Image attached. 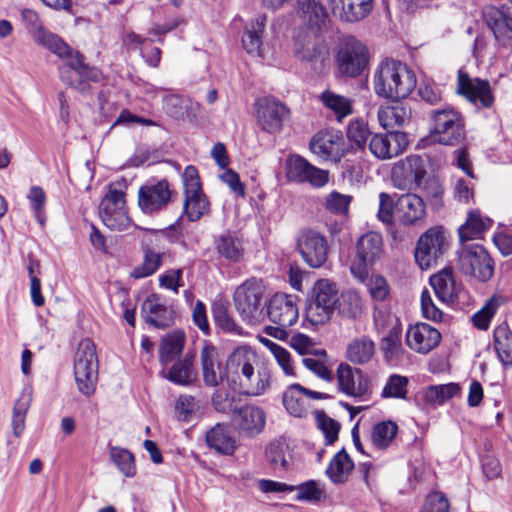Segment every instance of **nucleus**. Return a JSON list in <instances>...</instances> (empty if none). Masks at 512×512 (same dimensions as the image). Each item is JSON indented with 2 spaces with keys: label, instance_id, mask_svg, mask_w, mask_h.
Listing matches in <instances>:
<instances>
[{
  "label": "nucleus",
  "instance_id": "nucleus-1",
  "mask_svg": "<svg viewBox=\"0 0 512 512\" xmlns=\"http://www.w3.org/2000/svg\"><path fill=\"white\" fill-rule=\"evenodd\" d=\"M416 75L406 64L396 60L380 63L373 77L375 94L381 98L398 101L415 89Z\"/></svg>",
  "mask_w": 512,
  "mask_h": 512
},
{
  "label": "nucleus",
  "instance_id": "nucleus-2",
  "mask_svg": "<svg viewBox=\"0 0 512 512\" xmlns=\"http://www.w3.org/2000/svg\"><path fill=\"white\" fill-rule=\"evenodd\" d=\"M47 49L65 61L59 68L60 77L72 88L84 93L88 90V82H99L102 79L100 70L87 65L84 56L61 38L60 42L55 41V47L51 45Z\"/></svg>",
  "mask_w": 512,
  "mask_h": 512
},
{
  "label": "nucleus",
  "instance_id": "nucleus-3",
  "mask_svg": "<svg viewBox=\"0 0 512 512\" xmlns=\"http://www.w3.org/2000/svg\"><path fill=\"white\" fill-rule=\"evenodd\" d=\"M431 138L441 145L455 146L466 139L465 120L462 114L453 107L446 106L432 111Z\"/></svg>",
  "mask_w": 512,
  "mask_h": 512
},
{
  "label": "nucleus",
  "instance_id": "nucleus-4",
  "mask_svg": "<svg viewBox=\"0 0 512 512\" xmlns=\"http://www.w3.org/2000/svg\"><path fill=\"white\" fill-rule=\"evenodd\" d=\"M74 379L78 391L89 397L94 394L98 381V357L91 339H82L74 356Z\"/></svg>",
  "mask_w": 512,
  "mask_h": 512
},
{
  "label": "nucleus",
  "instance_id": "nucleus-5",
  "mask_svg": "<svg viewBox=\"0 0 512 512\" xmlns=\"http://www.w3.org/2000/svg\"><path fill=\"white\" fill-rule=\"evenodd\" d=\"M339 301L336 285L327 279L315 282L311 293L307 297L305 314L307 320L313 325L327 323Z\"/></svg>",
  "mask_w": 512,
  "mask_h": 512
},
{
  "label": "nucleus",
  "instance_id": "nucleus-6",
  "mask_svg": "<svg viewBox=\"0 0 512 512\" xmlns=\"http://www.w3.org/2000/svg\"><path fill=\"white\" fill-rule=\"evenodd\" d=\"M265 286L261 279L251 277L239 285L233 296L234 305L243 321L255 325L263 318L262 299Z\"/></svg>",
  "mask_w": 512,
  "mask_h": 512
},
{
  "label": "nucleus",
  "instance_id": "nucleus-7",
  "mask_svg": "<svg viewBox=\"0 0 512 512\" xmlns=\"http://www.w3.org/2000/svg\"><path fill=\"white\" fill-rule=\"evenodd\" d=\"M267 314L275 325L266 326L264 332L278 340H286L287 328L295 324L299 316L294 298L286 294H275L269 301Z\"/></svg>",
  "mask_w": 512,
  "mask_h": 512
},
{
  "label": "nucleus",
  "instance_id": "nucleus-8",
  "mask_svg": "<svg viewBox=\"0 0 512 512\" xmlns=\"http://www.w3.org/2000/svg\"><path fill=\"white\" fill-rule=\"evenodd\" d=\"M184 201L182 216L190 222H196L210 212V202L204 194L198 170L188 165L182 174Z\"/></svg>",
  "mask_w": 512,
  "mask_h": 512
},
{
  "label": "nucleus",
  "instance_id": "nucleus-9",
  "mask_svg": "<svg viewBox=\"0 0 512 512\" xmlns=\"http://www.w3.org/2000/svg\"><path fill=\"white\" fill-rule=\"evenodd\" d=\"M457 254V265L463 274L482 282L493 276L494 261L482 245L463 244Z\"/></svg>",
  "mask_w": 512,
  "mask_h": 512
},
{
  "label": "nucleus",
  "instance_id": "nucleus-10",
  "mask_svg": "<svg viewBox=\"0 0 512 512\" xmlns=\"http://www.w3.org/2000/svg\"><path fill=\"white\" fill-rule=\"evenodd\" d=\"M337 71L341 76L356 78L369 64L367 47L354 37L346 38L336 54Z\"/></svg>",
  "mask_w": 512,
  "mask_h": 512
},
{
  "label": "nucleus",
  "instance_id": "nucleus-11",
  "mask_svg": "<svg viewBox=\"0 0 512 512\" xmlns=\"http://www.w3.org/2000/svg\"><path fill=\"white\" fill-rule=\"evenodd\" d=\"M99 215L103 224L111 230H123L130 224L125 192L119 183H111L108 192L99 205Z\"/></svg>",
  "mask_w": 512,
  "mask_h": 512
},
{
  "label": "nucleus",
  "instance_id": "nucleus-12",
  "mask_svg": "<svg viewBox=\"0 0 512 512\" xmlns=\"http://www.w3.org/2000/svg\"><path fill=\"white\" fill-rule=\"evenodd\" d=\"M356 260L351 264L352 275L361 283L368 278V270L383 255V240L380 234L368 232L356 242Z\"/></svg>",
  "mask_w": 512,
  "mask_h": 512
},
{
  "label": "nucleus",
  "instance_id": "nucleus-13",
  "mask_svg": "<svg viewBox=\"0 0 512 512\" xmlns=\"http://www.w3.org/2000/svg\"><path fill=\"white\" fill-rule=\"evenodd\" d=\"M449 242L440 227L430 228L418 239L414 257L422 270L436 265L438 260L446 253Z\"/></svg>",
  "mask_w": 512,
  "mask_h": 512
},
{
  "label": "nucleus",
  "instance_id": "nucleus-14",
  "mask_svg": "<svg viewBox=\"0 0 512 512\" xmlns=\"http://www.w3.org/2000/svg\"><path fill=\"white\" fill-rule=\"evenodd\" d=\"M426 173L425 160L419 155H410L394 164L391 180L398 189L413 190L421 186Z\"/></svg>",
  "mask_w": 512,
  "mask_h": 512
},
{
  "label": "nucleus",
  "instance_id": "nucleus-15",
  "mask_svg": "<svg viewBox=\"0 0 512 512\" xmlns=\"http://www.w3.org/2000/svg\"><path fill=\"white\" fill-rule=\"evenodd\" d=\"M173 190L166 179L148 182L138 191V206L145 214H154L165 210L171 202Z\"/></svg>",
  "mask_w": 512,
  "mask_h": 512
},
{
  "label": "nucleus",
  "instance_id": "nucleus-16",
  "mask_svg": "<svg viewBox=\"0 0 512 512\" xmlns=\"http://www.w3.org/2000/svg\"><path fill=\"white\" fill-rule=\"evenodd\" d=\"M256 117L261 128L268 133H278L289 119L290 110L281 101L263 97L255 102Z\"/></svg>",
  "mask_w": 512,
  "mask_h": 512
},
{
  "label": "nucleus",
  "instance_id": "nucleus-17",
  "mask_svg": "<svg viewBox=\"0 0 512 512\" xmlns=\"http://www.w3.org/2000/svg\"><path fill=\"white\" fill-rule=\"evenodd\" d=\"M288 180L296 183H308L312 187L321 188L329 181V172L320 169L300 155H292L286 160Z\"/></svg>",
  "mask_w": 512,
  "mask_h": 512
},
{
  "label": "nucleus",
  "instance_id": "nucleus-18",
  "mask_svg": "<svg viewBox=\"0 0 512 512\" xmlns=\"http://www.w3.org/2000/svg\"><path fill=\"white\" fill-rule=\"evenodd\" d=\"M483 18L493 33L496 45L499 48L510 47L512 45V7L487 6L483 9Z\"/></svg>",
  "mask_w": 512,
  "mask_h": 512
},
{
  "label": "nucleus",
  "instance_id": "nucleus-19",
  "mask_svg": "<svg viewBox=\"0 0 512 512\" xmlns=\"http://www.w3.org/2000/svg\"><path fill=\"white\" fill-rule=\"evenodd\" d=\"M258 364L256 353L248 346H239L228 356L225 364V378L234 389Z\"/></svg>",
  "mask_w": 512,
  "mask_h": 512
},
{
  "label": "nucleus",
  "instance_id": "nucleus-20",
  "mask_svg": "<svg viewBox=\"0 0 512 512\" xmlns=\"http://www.w3.org/2000/svg\"><path fill=\"white\" fill-rule=\"evenodd\" d=\"M312 153L325 161L339 162L345 154V142L341 132L324 130L317 132L310 140Z\"/></svg>",
  "mask_w": 512,
  "mask_h": 512
},
{
  "label": "nucleus",
  "instance_id": "nucleus-21",
  "mask_svg": "<svg viewBox=\"0 0 512 512\" xmlns=\"http://www.w3.org/2000/svg\"><path fill=\"white\" fill-rule=\"evenodd\" d=\"M297 247L303 260L311 268H319L327 260V240L319 232L313 230L303 231L298 236Z\"/></svg>",
  "mask_w": 512,
  "mask_h": 512
},
{
  "label": "nucleus",
  "instance_id": "nucleus-22",
  "mask_svg": "<svg viewBox=\"0 0 512 512\" xmlns=\"http://www.w3.org/2000/svg\"><path fill=\"white\" fill-rule=\"evenodd\" d=\"M457 92L464 96L475 106L490 108L494 103V96L489 81L471 78L467 73L459 70Z\"/></svg>",
  "mask_w": 512,
  "mask_h": 512
},
{
  "label": "nucleus",
  "instance_id": "nucleus-23",
  "mask_svg": "<svg viewBox=\"0 0 512 512\" xmlns=\"http://www.w3.org/2000/svg\"><path fill=\"white\" fill-rule=\"evenodd\" d=\"M441 339L442 336L438 329L423 322L410 325L405 335L407 346L422 355H426L438 347Z\"/></svg>",
  "mask_w": 512,
  "mask_h": 512
},
{
  "label": "nucleus",
  "instance_id": "nucleus-24",
  "mask_svg": "<svg viewBox=\"0 0 512 512\" xmlns=\"http://www.w3.org/2000/svg\"><path fill=\"white\" fill-rule=\"evenodd\" d=\"M408 145L407 135L400 131L375 134L369 142L370 152L378 159L385 160L401 154Z\"/></svg>",
  "mask_w": 512,
  "mask_h": 512
},
{
  "label": "nucleus",
  "instance_id": "nucleus-25",
  "mask_svg": "<svg viewBox=\"0 0 512 512\" xmlns=\"http://www.w3.org/2000/svg\"><path fill=\"white\" fill-rule=\"evenodd\" d=\"M338 389L347 396L361 398L369 392L368 380L363 371L347 363H340L336 371Z\"/></svg>",
  "mask_w": 512,
  "mask_h": 512
},
{
  "label": "nucleus",
  "instance_id": "nucleus-26",
  "mask_svg": "<svg viewBox=\"0 0 512 512\" xmlns=\"http://www.w3.org/2000/svg\"><path fill=\"white\" fill-rule=\"evenodd\" d=\"M200 364L203 382L208 387L219 386L225 378V369L218 350L210 343H205L200 352Z\"/></svg>",
  "mask_w": 512,
  "mask_h": 512
},
{
  "label": "nucleus",
  "instance_id": "nucleus-27",
  "mask_svg": "<svg viewBox=\"0 0 512 512\" xmlns=\"http://www.w3.org/2000/svg\"><path fill=\"white\" fill-rule=\"evenodd\" d=\"M426 215V205L423 199L413 193L399 196L396 200V217L404 226L416 225Z\"/></svg>",
  "mask_w": 512,
  "mask_h": 512
},
{
  "label": "nucleus",
  "instance_id": "nucleus-28",
  "mask_svg": "<svg viewBox=\"0 0 512 512\" xmlns=\"http://www.w3.org/2000/svg\"><path fill=\"white\" fill-rule=\"evenodd\" d=\"M265 462L275 473L291 470L293 465V450L283 437L272 440L265 448Z\"/></svg>",
  "mask_w": 512,
  "mask_h": 512
},
{
  "label": "nucleus",
  "instance_id": "nucleus-29",
  "mask_svg": "<svg viewBox=\"0 0 512 512\" xmlns=\"http://www.w3.org/2000/svg\"><path fill=\"white\" fill-rule=\"evenodd\" d=\"M233 420L239 431L253 437L263 431L266 424V413L261 407L251 404L244 405L234 413Z\"/></svg>",
  "mask_w": 512,
  "mask_h": 512
},
{
  "label": "nucleus",
  "instance_id": "nucleus-30",
  "mask_svg": "<svg viewBox=\"0 0 512 512\" xmlns=\"http://www.w3.org/2000/svg\"><path fill=\"white\" fill-rule=\"evenodd\" d=\"M429 283L440 302L451 304L458 298L461 286L455 279L452 267H444L431 275Z\"/></svg>",
  "mask_w": 512,
  "mask_h": 512
},
{
  "label": "nucleus",
  "instance_id": "nucleus-31",
  "mask_svg": "<svg viewBox=\"0 0 512 512\" xmlns=\"http://www.w3.org/2000/svg\"><path fill=\"white\" fill-rule=\"evenodd\" d=\"M373 0H329L334 16L345 22H357L372 10Z\"/></svg>",
  "mask_w": 512,
  "mask_h": 512
},
{
  "label": "nucleus",
  "instance_id": "nucleus-32",
  "mask_svg": "<svg viewBox=\"0 0 512 512\" xmlns=\"http://www.w3.org/2000/svg\"><path fill=\"white\" fill-rule=\"evenodd\" d=\"M145 321L157 328H166L173 323L174 311L160 301L157 294L147 297L141 307Z\"/></svg>",
  "mask_w": 512,
  "mask_h": 512
},
{
  "label": "nucleus",
  "instance_id": "nucleus-33",
  "mask_svg": "<svg viewBox=\"0 0 512 512\" xmlns=\"http://www.w3.org/2000/svg\"><path fill=\"white\" fill-rule=\"evenodd\" d=\"M380 351L383 359L389 366H399L407 356V352L402 345L401 328L392 327L386 336L380 340Z\"/></svg>",
  "mask_w": 512,
  "mask_h": 512
},
{
  "label": "nucleus",
  "instance_id": "nucleus-34",
  "mask_svg": "<svg viewBox=\"0 0 512 512\" xmlns=\"http://www.w3.org/2000/svg\"><path fill=\"white\" fill-rule=\"evenodd\" d=\"M165 379L179 386H190L197 380V370L194 367L193 355L186 354L183 359L176 361L167 368L163 367Z\"/></svg>",
  "mask_w": 512,
  "mask_h": 512
},
{
  "label": "nucleus",
  "instance_id": "nucleus-35",
  "mask_svg": "<svg viewBox=\"0 0 512 512\" xmlns=\"http://www.w3.org/2000/svg\"><path fill=\"white\" fill-rule=\"evenodd\" d=\"M21 18L29 31L32 34L34 41L44 48L55 47V41L60 42V37L45 29L38 13L32 9H23Z\"/></svg>",
  "mask_w": 512,
  "mask_h": 512
},
{
  "label": "nucleus",
  "instance_id": "nucleus-36",
  "mask_svg": "<svg viewBox=\"0 0 512 512\" xmlns=\"http://www.w3.org/2000/svg\"><path fill=\"white\" fill-rule=\"evenodd\" d=\"M295 55L303 61L323 63L327 55V47L316 37L299 35L295 40Z\"/></svg>",
  "mask_w": 512,
  "mask_h": 512
},
{
  "label": "nucleus",
  "instance_id": "nucleus-37",
  "mask_svg": "<svg viewBox=\"0 0 512 512\" xmlns=\"http://www.w3.org/2000/svg\"><path fill=\"white\" fill-rule=\"evenodd\" d=\"M270 380V371L265 367L256 365L252 372L242 379L234 390H238L247 396H260L269 388Z\"/></svg>",
  "mask_w": 512,
  "mask_h": 512
},
{
  "label": "nucleus",
  "instance_id": "nucleus-38",
  "mask_svg": "<svg viewBox=\"0 0 512 512\" xmlns=\"http://www.w3.org/2000/svg\"><path fill=\"white\" fill-rule=\"evenodd\" d=\"M375 355V343L366 335L351 340L345 351L348 361L356 365L369 363Z\"/></svg>",
  "mask_w": 512,
  "mask_h": 512
},
{
  "label": "nucleus",
  "instance_id": "nucleus-39",
  "mask_svg": "<svg viewBox=\"0 0 512 512\" xmlns=\"http://www.w3.org/2000/svg\"><path fill=\"white\" fill-rule=\"evenodd\" d=\"M185 334L177 330L162 337L159 347V361L163 367L175 361L182 353Z\"/></svg>",
  "mask_w": 512,
  "mask_h": 512
},
{
  "label": "nucleus",
  "instance_id": "nucleus-40",
  "mask_svg": "<svg viewBox=\"0 0 512 512\" xmlns=\"http://www.w3.org/2000/svg\"><path fill=\"white\" fill-rule=\"evenodd\" d=\"M411 117V109L404 105L381 106L378 110L379 124L387 131L404 126Z\"/></svg>",
  "mask_w": 512,
  "mask_h": 512
},
{
  "label": "nucleus",
  "instance_id": "nucleus-41",
  "mask_svg": "<svg viewBox=\"0 0 512 512\" xmlns=\"http://www.w3.org/2000/svg\"><path fill=\"white\" fill-rule=\"evenodd\" d=\"M303 391V386L294 383L283 393V405L288 413L295 417H305L308 413L309 403Z\"/></svg>",
  "mask_w": 512,
  "mask_h": 512
},
{
  "label": "nucleus",
  "instance_id": "nucleus-42",
  "mask_svg": "<svg viewBox=\"0 0 512 512\" xmlns=\"http://www.w3.org/2000/svg\"><path fill=\"white\" fill-rule=\"evenodd\" d=\"M215 248L218 255L233 263L240 262L244 256V248L241 240L227 232L215 239Z\"/></svg>",
  "mask_w": 512,
  "mask_h": 512
},
{
  "label": "nucleus",
  "instance_id": "nucleus-43",
  "mask_svg": "<svg viewBox=\"0 0 512 512\" xmlns=\"http://www.w3.org/2000/svg\"><path fill=\"white\" fill-rule=\"evenodd\" d=\"M354 468V463L345 449H342L331 459L326 475L335 484H341L347 481L349 474Z\"/></svg>",
  "mask_w": 512,
  "mask_h": 512
},
{
  "label": "nucleus",
  "instance_id": "nucleus-44",
  "mask_svg": "<svg viewBox=\"0 0 512 512\" xmlns=\"http://www.w3.org/2000/svg\"><path fill=\"white\" fill-rule=\"evenodd\" d=\"M492 224V220L483 217L478 210L471 211L465 223L458 229L461 241L479 238Z\"/></svg>",
  "mask_w": 512,
  "mask_h": 512
},
{
  "label": "nucleus",
  "instance_id": "nucleus-45",
  "mask_svg": "<svg viewBox=\"0 0 512 512\" xmlns=\"http://www.w3.org/2000/svg\"><path fill=\"white\" fill-rule=\"evenodd\" d=\"M265 24L266 16L260 15L246 28L242 37V44L247 53L261 55L262 34Z\"/></svg>",
  "mask_w": 512,
  "mask_h": 512
},
{
  "label": "nucleus",
  "instance_id": "nucleus-46",
  "mask_svg": "<svg viewBox=\"0 0 512 512\" xmlns=\"http://www.w3.org/2000/svg\"><path fill=\"white\" fill-rule=\"evenodd\" d=\"M493 340L501 363L504 366H512V332L507 324L503 323L495 328Z\"/></svg>",
  "mask_w": 512,
  "mask_h": 512
},
{
  "label": "nucleus",
  "instance_id": "nucleus-47",
  "mask_svg": "<svg viewBox=\"0 0 512 512\" xmlns=\"http://www.w3.org/2000/svg\"><path fill=\"white\" fill-rule=\"evenodd\" d=\"M206 442L210 448L224 455H231L236 447L234 438L221 424H217L207 432Z\"/></svg>",
  "mask_w": 512,
  "mask_h": 512
},
{
  "label": "nucleus",
  "instance_id": "nucleus-48",
  "mask_svg": "<svg viewBox=\"0 0 512 512\" xmlns=\"http://www.w3.org/2000/svg\"><path fill=\"white\" fill-rule=\"evenodd\" d=\"M299 10L310 26L321 29L328 20L324 6L318 0H297Z\"/></svg>",
  "mask_w": 512,
  "mask_h": 512
},
{
  "label": "nucleus",
  "instance_id": "nucleus-49",
  "mask_svg": "<svg viewBox=\"0 0 512 512\" xmlns=\"http://www.w3.org/2000/svg\"><path fill=\"white\" fill-rule=\"evenodd\" d=\"M461 387L457 383L429 386L423 393L427 404H443L451 398L459 395Z\"/></svg>",
  "mask_w": 512,
  "mask_h": 512
},
{
  "label": "nucleus",
  "instance_id": "nucleus-50",
  "mask_svg": "<svg viewBox=\"0 0 512 512\" xmlns=\"http://www.w3.org/2000/svg\"><path fill=\"white\" fill-rule=\"evenodd\" d=\"M162 264V254L153 251L151 248L144 249L143 261L140 265L133 268L130 277L142 279L153 275Z\"/></svg>",
  "mask_w": 512,
  "mask_h": 512
},
{
  "label": "nucleus",
  "instance_id": "nucleus-51",
  "mask_svg": "<svg viewBox=\"0 0 512 512\" xmlns=\"http://www.w3.org/2000/svg\"><path fill=\"white\" fill-rule=\"evenodd\" d=\"M398 426L392 421H382L374 425L371 440L378 449H386L395 438Z\"/></svg>",
  "mask_w": 512,
  "mask_h": 512
},
{
  "label": "nucleus",
  "instance_id": "nucleus-52",
  "mask_svg": "<svg viewBox=\"0 0 512 512\" xmlns=\"http://www.w3.org/2000/svg\"><path fill=\"white\" fill-rule=\"evenodd\" d=\"M340 313L351 319L359 318L364 310V303L360 295L353 290L342 293L338 301Z\"/></svg>",
  "mask_w": 512,
  "mask_h": 512
},
{
  "label": "nucleus",
  "instance_id": "nucleus-53",
  "mask_svg": "<svg viewBox=\"0 0 512 512\" xmlns=\"http://www.w3.org/2000/svg\"><path fill=\"white\" fill-rule=\"evenodd\" d=\"M408 384V377L399 374H392L388 377L381 391V397L384 399H406L408 394Z\"/></svg>",
  "mask_w": 512,
  "mask_h": 512
},
{
  "label": "nucleus",
  "instance_id": "nucleus-54",
  "mask_svg": "<svg viewBox=\"0 0 512 512\" xmlns=\"http://www.w3.org/2000/svg\"><path fill=\"white\" fill-rule=\"evenodd\" d=\"M321 100L325 107L335 113L338 120H341L352 113L351 101L342 95H338L331 91H324L321 94Z\"/></svg>",
  "mask_w": 512,
  "mask_h": 512
},
{
  "label": "nucleus",
  "instance_id": "nucleus-55",
  "mask_svg": "<svg viewBox=\"0 0 512 512\" xmlns=\"http://www.w3.org/2000/svg\"><path fill=\"white\" fill-rule=\"evenodd\" d=\"M31 404L30 394H21L13 407L12 429L16 437H20L25 429V419Z\"/></svg>",
  "mask_w": 512,
  "mask_h": 512
},
{
  "label": "nucleus",
  "instance_id": "nucleus-56",
  "mask_svg": "<svg viewBox=\"0 0 512 512\" xmlns=\"http://www.w3.org/2000/svg\"><path fill=\"white\" fill-rule=\"evenodd\" d=\"M110 456L113 463L125 477L132 478L136 475L135 460L130 451L119 447H112Z\"/></svg>",
  "mask_w": 512,
  "mask_h": 512
},
{
  "label": "nucleus",
  "instance_id": "nucleus-57",
  "mask_svg": "<svg viewBox=\"0 0 512 512\" xmlns=\"http://www.w3.org/2000/svg\"><path fill=\"white\" fill-rule=\"evenodd\" d=\"M351 201L352 196L332 191L325 197L324 207L333 215L346 217Z\"/></svg>",
  "mask_w": 512,
  "mask_h": 512
},
{
  "label": "nucleus",
  "instance_id": "nucleus-58",
  "mask_svg": "<svg viewBox=\"0 0 512 512\" xmlns=\"http://www.w3.org/2000/svg\"><path fill=\"white\" fill-rule=\"evenodd\" d=\"M213 320L218 328L223 332L234 333L238 332L239 327L230 315L228 308L225 304L219 302L214 303L212 306Z\"/></svg>",
  "mask_w": 512,
  "mask_h": 512
},
{
  "label": "nucleus",
  "instance_id": "nucleus-59",
  "mask_svg": "<svg viewBox=\"0 0 512 512\" xmlns=\"http://www.w3.org/2000/svg\"><path fill=\"white\" fill-rule=\"evenodd\" d=\"M315 418L318 427L324 434L326 444L332 445L338 439L340 424L336 420L327 416L322 410L315 412Z\"/></svg>",
  "mask_w": 512,
  "mask_h": 512
},
{
  "label": "nucleus",
  "instance_id": "nucleus-60",
  "mask_svg": "<svg viewBox=\"0 0 512 512\" xmlns=\"http://www.w3.org/2000/svg\"><path fill=\"white\" fill-rule=\"evenodd\" d=\"M394 213L396 214V201L392 195L381 192L379 194V208L377 212L378 220L386 225H392Z\"/></svg>",
  "mask_w": 512,
  "mask_h": 512
},
{
  "label": "nucleus",
  "instance_id": "nucleus-61",
  "mask_svg": "<svg viewBox=\"0 0 512 512\" xmlns=\"http://www.w3.org/2000/svg\"><path fill=\"white\" fill-rule=\"evenodd\" d=\"M369 134L368 126L363 120H352L347 127L349 141L355 143L356 147L360 149L364 148Z\"/></svg>",
  "mask_w": 512,
  "mask_h": 512
},
{
  "label": "nucleus",
  "instance_id": "nucleus-62",
  "mask_svg": "<svg viewBox=\"0 0 512 512\" xmlns=\"http://www.w3.org/2000/svg\"><path fill=\"white\" fill-rule=\"evenodd\" d=\"M498 302L496 299H490L478 312L472 316V322L475 327L481 330H487L496 310Z\"/></svg>",
  "mask_w": 512,
  "mask_h": 512
},
{
  "label": "nucleus",
  "instance_id": "nucleus-63",
  "mask_svg": "<svg viewBox=\"0 0 512 512\" xmlns=\"http://www.w3.org/2000/svg\"><path fill=\"white\" fill-rule=\"evenodd\" d=\"M371 297L377 301L385 300L390 292L387 280L381 275H372L365 280Z\"/></svg>",
  "mask_w": 512,
  "mask_h": 512
},
{
  "label": "nucleus",
  "instance_id": "nucleus-64",
  "mask_svg": "<svg viewBox=\"0 0 512 512\" xmlns=\"http://www.w3.org/2000/svg\"><path fill=\"white\" fill-rule=\"evenodd\" d=\"M450 504L446 495L433 491L426 496L421 512H449Z\"/></svg>",
  "mask_w": 512,
  "mask_h": 512
}]
</instances>
